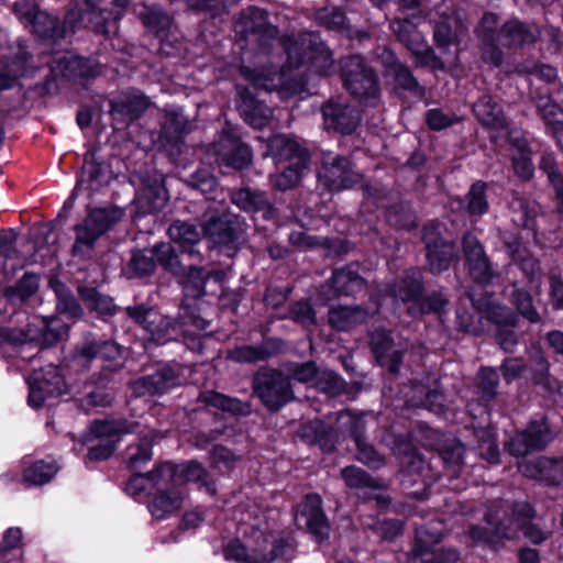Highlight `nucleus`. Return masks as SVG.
Returning <instances> with one entry per match:
<instances>
[{
    "mask_svg": "<svg viewBox=\"0 0 563 563\" xmlns=\"http://www.w3.org/2000/svg\"><path fill=\"white\" fill-rule=\"evenodd\" d=\"M239 26L246 37L258 42V51L246 53L240 67L241 75L256 89L277 91L280 99H302L307 90L301 66L308 64L310 70L324 76L332 71V54L316 33L277 37L266 12L254 7L241 13Z\"/></svg>",
    "mask_w": 563,
    "mask_h": 563,
    "instance_id": "f257e3e1",
    "label": "nucleus"
},
{
    "mask_svg": "<svg viewBox=\"0 0 563 563\" xmlns=\"http://www.w3.org/2000/svg\"><path fill=\"white\" fill-rule=\"evenodd\" d=\"M238 536L224 548L225 560L236 563H272L283 556L286 543L269 531L260 506L249 500L234 509Z\"/></svg>",
    "mask_w": 563,
    "mask_h": 563,
    "instance_id": "f03ea898",
    "label": "nucleus"
},
{
    "mask_svg": "<svg viewBox=\"0 0 563 563\" xmlns=\"http://www.w3.org/2000/svg\"><path fill=\"white\" fill-rule=\"evenodd\" d=\"M533 512L527 503H518L512 507L503 501H495L485 515V520L490 529L487 533L484 529L473 527L470 536L477 543L497 545L504 539H514L519 531L533 543H541L547 534L538 527L530 523Z\"/></svg>",
    "mask_w": 563,
    "mask_h": 563,
    "instance_id": "7ed1b4c3",
    "label": "nucleus"
},
{
    "mask_svg": "<svg viewBox=\"0 0 563 563\" xmlns=\"http://www.w3.org/2000/svg\"><path fill=\"white\" fill-rule=\"evenodd\" d=\"M68 333V325L58 318L32 317L20 330L0 328V346L5 343H34L38 349L55 344Z\"/></svg>",
    "mask_w": 563,
    "mask_h": 563,
    "instance_id": "20e7f679",
    "label": "nucleus"
},
{
    "mask_svg": "<svg viewBox=\"0 0 563 563\" xmlns=\"http://www.w3.org/2000/svg\"><path fill=\"white\" fill-rule=\"evenodd\" d=\"M342 80L345 89L361 102L375 106L379 100V87L375 71L361 56H349L342 62Z\"/></svg>",
    "mask_w": 563,
    "mask_h": 563,
    "instance_id": "39448f33",
    "label": "nucleus"
},
{
    "mask_svg": "<svg viewBox=\"0 0 563 563\" xmlns=\"http://www.w3.org/2000/svg\"><path fill=\"white\" fill-rule=\"evenodd\" d=\"M123 217L119 208L95 209L87 218L76 225V240L73 253L77 256H87L95 246L96 241L113 227Z\"/></svg>",
    "mask_w": 563,
    "mask_h": 563,
    "instance_id": "423d86ee",
    "label": "nucleus"
},
{
    "mask_svg": "<svg viewBox=\"0 0 563 563\" xmlns=\"http://www.w3.org/2000/svg\"><path fill=\"white\" fill-rule=\"evenodd\" d=\"M421 280L417 272L406 273L393 289V295L407 305L411 316L427 312H441L448 305V299L441 292H433L428 297L421 296Z\"/></svg>",
    "mask_w": 563,
    "mask_h": 563,
    "instance_id": "0eeeda50",
    "label": "nucleus"
},
{
    "mask_svg": "<svg viewBox=\"0 0 563 563\" xmlns=\"http://www.w3.org/2000/svg\"><path fill=\"white\" fill-rule=\"evenodd\" d=\"M361 179L362 174L354 168L347 157L331 152L322 155L318 180L329 191L349 189Z\"/></svg>",
    "mask_w": 563,
    "mask_h": 563,
    "instance_id": "6e6552de",
    "label": "nucleus"
},
{
    "mask_svg": "<svg viewBox=\"0 0 563 563\" xmlns=\"http://www.w3.org/2000/svg\"><path fill=\"white\" fill-rule=\"evenodd\" d=\"M254 390L271 410H278L294 398L289 378L278 371L260 372L254 379Z\"/></svg>",
    "mask_w": 563,
    "mask_h": 563,
    "instance_id": "1a4fd4ad",
    "label": "nucleus"
},
{
    "mask_svg": "<svg viewBox=\"0 0 563 563\" xmlns=\"http://www.w3.org/2000/svg\"><path fill=\"white\" fill-rule=\"evenodd\" d=\"M29 385L27 404L40 408L48 397L66 393V384L58 368L52 364L35 371L26 380Z\"/></svg>",
    "mask_w": 563,
    "mask_h": 563,
    "instance_id": "9d476101",
    "label": "nucleus"
},
{
    "mask_svg": "<svg viewBox=\"0 0 563 563\" xmlns=\"http://www.w3.org/2000/svg\"><path fill=\"white\" fill-rule=\"evenodd\" d=\"M126 312L148 333L146 338L148 342L164 344L176 339L178 334L177 324L153 308H145L144 306L128 307Z\"/></svg>",
    "mask_w": 563,
    "mask_h": 563,
    "instance_id": "9b49d317",
    "label": "nucleus"
},
{
    "mask_svg": "<svg viewBox=\"0 0 563 563\" xmlns=\"http://www.w3.org/2000/svg\"><path fill=\"white\" fill-rule=\"evenodd\" d=\"M51 71L57 77H66L74 80H88L101 73V66L95 59L82 58L70 52L57 54L49 62Z\"/></svg>",
    "mask_w": 563,
    "mask_h": 563,
    "instance_id": "f8f14e48",
    "label": "nucleus"
},
{
    "mask_svg": "<svg viewBox=\"0 0 563 563\" xmlns=\"http://www.w3.org/2000/svg\"><path fill=\"white\" fill-rule=\"evenodd\" d=\"M422 240L426 244L430 271L441 273L448 269L455 256V247L453 244L442 241L440 225L434 222L426 224Z\"/></svg>",
    "mask_w": 563,
    "mask_h": 563,
    "instance_id": "ddd939ff",
    "label": "nucleus"
},
{
    "mask_svg": "<svg viewBox=\"0 0 563 563\" xmlns=\"http://www.w3.org/2000/svg\"><path fill=\"white\" fill-rule=\"evenodd\" d=\"M295 522L298 528L307 529L318 541L329 536V522L321 507L319 495L310 494L299 504Z\"/></svg>",
    "mask_w": 563,
    "mask_h": 563,
    "instance_id": "4468645a",
    "label": "nucleus"
},
{
    "mask_svg": "<svg viewBox=\"0 0 563 563\" xmlns=\"http://www.w3.org/2000/svg\"><path fill=\"white\" fill-rule=\"evenodd\" d=\"M211 150L219 163L235 169L247 166L252 159L250 147L240 141L230 126L223 130L220 140L212 144Z\"/></svg>",
    "mask_w": 563,
    "mask_h": 563,
    "instance_id": "2eb2a0df",
    "label": "nucleus"
},
{
    "mask_svg": "<svg viewBox=\"0 0 563 563\" xmlns=\"http://www.w3.org/2000/svg\"><path fill=\"white\" fill-rule=\"evenodd\" d=\"M417 544L413 550V563H456L459 553L453 549L430 551L429 545L438 543L442 533L432 527L417 529Z\"/></svg>",
    "mask_w": 563,
    "mask_h": 563,
    "instance_id": "dca6fc26",
    "label": "nucleus"
},
{
    "mask_svg": "<svg viewBox=\"0 0 563 563\" xmlns=\"http://www.w3.org/2000/svg\"><path fill=\"white\" fill-rule=\"evenodd\" d=\"M552 439L545 419L532 421L525 431L517 433L509 443L507 450L510 454L521 456L533 450L543 449Z\"/></svg>",
    "mask_w": 563,
    "mask_h": 563,
    "instance_id": "f3484780",
    "label": "nucleus"
},
{
    "mask_svg": "<svg viewBox=\"0 0 563 563\" xmlns=\"http://www.w3.org/2000/svg\"><path fill=\"white\" fill-rule=\"evenodd\" d=\"M90 433L95 438L103 439L89 449L88 457L91 461L108 459L114 451L115 438L122 433L131 432L130 426L123 421H96L90 426Z\"/></svg>",
    "mask_w": 563,
    "mask_h": 563,
    "instance_id": "a211bd4d",
    "label": "nucleus"
},
{
    "mask_svg": "<svg viewBox=\"0 0 563 563\" xmlns=\"http://www.w3.org/2000/svg\"><path fill=\"white\" fill-rule=\"evenodd\" d=\"M363 416L364 415H355L350 410L341 411L338 415L339 428L342 432H346L352 437L357 448L358 460L369 466L376 467L379 464L377 452L362 437V431L365 426Z\"/></svg>",
    "mask_w": 563,
    "mask_h": 563,
    "instance_id": "6ab92c4d",
    "label": "nucleus"
},
{
    "mask_svg": "<svg viewBox=\"0 0 563 563\" xmlns=\"http://www.w3.org/2000/svg\"><path fill=\"white\" fill-rule=\"evenodd\" d=\"M323 124L327 131L351 134L360 123V112L345 101L330 100L322 108Z\"/></svg>",
    "mask_w": 563,
    "mask_h": 563,
    "instance_id": "aec40b11",
    "label": "nucleus"
},
{
    "mask_svg": "<svg viewBox=\"0 0 563 563\" xmlns=\"http://www.w3.org/2000/svg\"><path fill=\"white\" fill-rule=\"evenodd\" d=\"M265 156H271L275 164L295 162L298 166H308L309 163L307 148L286 134H275L268 139Z\"/></svg>",
    "mask_w": 563,
    "mask_h": 563,
    "instance_id": "412c9836",
    "label": "nucleus"
},
{
    "mask_svg": "<svg viewBox=\"0 0 563 563\" xmlns=\"http://www.w3.org/2000/svg\"><path fill=\"white\" fill-rule=\"evenodd\" d=\"M203 234L214 247L228 256H232L239 249L240 236L233 223L225 217H211L203 227Z\"/></svg>",
    "mask_w": 563,
    "mask_h": 563,
    "instance_id": "4be33fe9",
    "label": "nucleus"
},
{
    "mask_svg": "<svg viewBox=\"0 0 563 563\" xmlns=\"http://www.w3.org/2000/svg\"><path fill=\"white\" fill-rule=\"evenodd\" d=\"M203 234L214 247L228 256H232L239 249L240 236L233 223L225 217H211L203 227Z\"/></svg>",
    "mask_w": 563,
    "mask_h": 563,
    "instance_id": "5701e85b",
    "label": "nucleus"
},
{
    "mask_svg": "<svg viewBox=\"0 0 563 563\" xmlns=\"http://www.w3.org/2000/svg\"><path fill=\"white\" fill-rule=\"evenodd\" d=\"M205 275L200 268H191L188 279L184 284L185 298L183 300L181 316L185 325H192L197 330H205L208 327V321L191 311L194 306L190 301L205 295Z\"/></svg>",
    "mask_w": 563,
    "mask_h": 563,
    "instance_id": "b1692460",
    "label": "nucleus"
},
{
    "mask_svg": "<svg viewBox=\"0 0 563 563\" xmlns=\"http://www.w3.org/2000/svg\"><path fill=\"white\" fill-rule=\"evenodd\" d=\"M159 474L170 483L176 484L178 487L187 482L200 483L209 494L216 492L214 484L208 479L205 468L196 462H189L180 465H173L166 463L159 466Z\"/></svg>",
    "mask_w": 563,
    "mask_h": 563,
    "instance_id": "393cba45",
    "label": "nucleus"
},
{
    "mask_svg": "<svg viewBox=\"0 0 563 563\" xmlns=\"http://www.w3.org/2000/svg\"><path fill=\"white\" fill-rule=\"evenodd\" d=\"M184 498L185 492L181 487L166 479L157 486V492L148 504V510L154 518L164 519L181 507Z\"/></svg>",
    "mask_w": 563,
    "mask_h": 563,
    "instance_id": "a878e982",
    "label": "nucleus"
},
{
    "mask_svg": "<svg viewBox=\"0 0 563 563\" xmlns=\"http://www.w3.org/2000/svg\"><path fill=\"white\" fill-rule=\"evenodd\" d=\"M122 349L113 341L87 340L76 350V357L81 362H89L101 357L109 362V368L115 369L121 366Z\"/></svg>",
    "mask_w": 563,
    "mask_h": 563,
    "instance_id": "bb28decb",
    "label": "nucleus"
},
{
    "mask_svg": "<svg viewBox=\"0 0 563 563\" xmlns=\"http://www.w3.org/2000/svg\"><path fill=\"white\" fill-rule=\"evenodd\" d=\"M148 104V99L141 91H124L111 101V112L115 120L131 122L137 119Z\"/></svg>",
    "mask_w": 563,
    "mask_h": 563,
    "instance_id": "cd10ccee",
    "label": "nucleus"
},
{
    "mask_svg": "<svg viewBox=\"0 0 563 563\" xmlns=\"http://www.w3.org/2000/svg\"><path fill=\"white\" fill-rule=\"evenodd\" d=\"M179 383L180 380L174 369L169 366H164L153 375L135 380L132 384V388L137 396L146 394L156 395L164 394Z\"/></svg>",
    "mask_w": 563,
    "mask_h": 563,
    "instance_id": "c85d7f7f",
    "label": "nucleus"
},
{
    "mask_svg": "<svg viewBox=\"0 0 563 563\" xmlns=\"http://www.w3.org/2000/svg\"><path fill=\"white\" fill-rule=\"evenodd\" d=\"M238 93L240 96L238 108L244 121L257 129L268 124L273 114L272 109L254 99L245 89L239 88Z\"/></svg>",
    "mask_w": 563,
    "mask_h": 563,
    "instance_id": "c756f323",
    "label": "nucleus"
},
{
    "mask_svg": "<svg viewBox=\"0 0 563 563\" xmlns=\"http://www.w3.org/2000/svg\"><path fill=\"white\" fill-rule=\"evenodd\" d=\"M504 243L507 253L514 260L519 262L520 268L529 278V282L532 284V288L538 290L540 287V266L537 260L527 253L521 241L517 236H507L505 238Z\"/></svg>",
    "mask_w": 563,
    "mask_h": 563,
    "instance_id": "7c9ffc66",
    "label": "nucleus"
},
{
    "mask_svg": "<svg viewBox=\"0 0 563 563\" xmlns=\"http://www.w3.org/2000/svg\"><path fill=\"white\" fill-rule=\"evenodd\" d=\"M519 471L527 477L558 483L563 476V461L540 457L519 465Z\"/></svg>",
    "mask_w": 563,
    "mask_h": 563,
    "instance_id": "2f4dec72",
    "label": "nucleus"
},
{
    "mask_svg": "<svg viewBox=\"0 0 563 563\" xmlns=\"http://www.w3.org/2000/svg\"><path fill=\"white\" fill-rule=\"evenodd\" d=\"M283 346V342L275 339L265 340L261 345L236 346L228 352V358L238 363H253L263 361L276 354Z\"/></svg>",
    "mask_w": 563,
    "mask_h": 563,
    "instance_id": "473e14b6",
    "label": "nucleus"
},
{
    "mask_svg": "<svg viewBox=\"0 0 563 563\" xmlns=\"http://www.w3.org/2000/svg\"><path fill=\"white\" fill-rule=\"evenodd\" d=\"M75 13H70L64 24L59 26L54 16L44 11H37L31 22L27 24L32 27V32L40 37H63L68 32H73L75 26L70 24Z\"/></svg>",
    "mask_w": 563,
    "mask_h": 563,
    "instance_id": "72a5a7b5",
    "label": "nucleus"
},
{
    "mask_svg": "<svg viewBox=\"0 0 563 563\" xmlns=\"http://www.w3.org/2000/svg\"><path fill=\"white\" fill-rule=\"evenodd\" d=\"M166 201L167 191L159 174L154 175L152 183H145L144 188L136 197L137 207L144 213L161 210Z\"/></svg>",
    "mask_w": 563,
    "mask_h": 563,
    "instance_id": "f704fd0d",
    "label": "nucleus"
},
{
    "mask_svg": "<svg viewBox=\"0 0 563 563\" xmlns=\"http://www.w3.org/2000/svg\"><path fill=\"white\" fill-rule=\"evenodd\" d=\"M377 309L364 310L360 307H336L329 312V323L338 331H349L354 327L365 322L369 314L375 313Z\"/></svg>",
    "mask_w": 563,
    "mask_h": 563,
    "instance_id": "c9c22d12",
    "label": "nucleus"
},
{
    "mask_svg": "<svg viewBox=\"0 0 563 563\" xmlns=\"http://www.w3.org/2000/svg\"><path fill=\"white\" fill-rule=\"evenodd\" d=\"M510 155L516 175L522 179H529L533 174V165L531 163V152L527 142L518 132L509 134Z\"/></svg>",
    "mask_w": 563,
    "mask_h": 563,
    "instance_id": "e433bc0d",
    "label": "nucleus"
},
{
    "mask_svg": "<svg viewBox=\"0 0 563 563\" xmlns=\"http://www.w3.org/2000/svg\"><path fill=\"white\" fill-rule=\"evenodd\" d=\"M144 25L148 31L155 33L162 43L164 49L165 42L168 38L169 30L172 27V20L169 15L164 13L161 8L142 5L137 11Z\"/></svg>",
    "mask_w": 563,
    "mask_h": 563,
    "instance_id": "4c0bfd02",
    "label": "nucleus"
},
{
    "mask_svg": "<svg viewBox=\"0 0 563 563\" xmlns=\"http://www.w3.org/2000/svg\"><path fill=\"white\" fill-rule=\"evenodd\" d=\"M477 119L486 126L500 131L507 128L506 119L499 106L490 96H483L473 107Z\"/></svg>",
    "mask_w": 563,
    "mask_h": 563,
    "instance_id": "58836bf2",
    "label": "nucleus"
},
{
    "mask_svg": "<svg viewBox=\"0 0 563 563\" xmlns=\"http://www.w3.org/2000/svg\"><path fill=\"white\" fill-rule=\"evenodd\" d=\"M537 106L545 124L551 128L558 144L563 147V113L561 108L549 97H541Z\"/></svg>",
    "mask_w": 563,
    "mask_h": 563,
    "instance_id": "ea45409f",
    "label": "nucleus"
},
{
    "mask_svg": "<svg viewBox=\"0 0 563 563\" xmlns=\"http://www.w3.org/2000/svg\"><path fill=\"white\" fill-rule=\"evenodd\" d=\"M536 37V29L527 27L519 21H510L500 30L498 42L505 46H512L533 42Z\"/></svg>",
    "mask_w": 563,
    "mask_h": 563,
    "instance_id": "a19ab883",
    "label": "nucleus"
},
{
    "mask_svg": "<svg viewBox=\"0 0 563 563\" xmlns=\"http://www.w3.org/2000/svg\"><path fill=\"white\" fill-rule=\"evenodd\" d=\"M188 121L183 114L181 109L172 107L165 112L162 124V137L167 142L177 144L186 132Z\"/></svg>",
    "mask_w": 563,
    "mask_h": 563,
    "instance_id": "79ce46f5",
    "label": "nucleus"
},
{
    "mask_svg": "<svg viewBox=\"0 0 563 563\" xmlns=\"http://www.w3.org/2000/svg\"><path fill=\"white\" fill-rule=\"evenodd\" d=\"M168 234L173 242L178 244L184 252L194 253L192 247L200 242L201 232L196 225L176 221L168 229Z\"/></svg>",
    "mask_w": 563,
    "mask_h": 563,
    "instance_id": "37998d69",
    "label": "nucleus"
},
{
    "mask_svg": "<svg viewBox=\"0 0 563 563\" xmlns=\"http://www.w3.org/2000/svg\"><path fill=\"white\" fill-rule=\"evenodd\" d=\"M199 398L208 406H212L221 409L222 411H228L234 415H247L251 411L249 404L213 390L201 393Z\"/></svg>",
    "mask_w": 563,
    "mask_h": 563,
    "instance_id": "c03bdc74",
    "label": "nucleus"
},
{
    "mask_svg": "<svg viewBox=\"0 0 563 563\" xmlns=\"http://www.w3.org/2000/svg\"><path fill=\"white\" fill-rule=\"evenodd\" d=\"M465 29V25L459 18H448L435 25L434 40L439 47L446 48L451 44L459 42Z\"/></svg>",
    "mask_w": 563,
    "mask_h": 563,
    "instance_id": "a18cd8bd",
    "label": "nucleus"
},
{
    "mask_svg": "<svg viewBox=\"0 0 563 563\" xmlns=\"http://www.w3.org/2000/svg\"><path fill=\"white\" fill-rule=\"evenodd\" d=\"M26 60L27 54L20 49V54L14 59L4 64L0 71V90L10 88L16 78L31 75Z\"/></svg>",
    "mask_w": 563,
    "mask_h": 563,
    "instance_id": "49530a36",
    "label": "nucleus"
},
{
    "mask_svg": "<svg viewBox=\"0 0 563 563\" xmlns=\"http://www.w3.org/2000/svg\"><path fill=\"white\" fill-rule=\"evenodd\" d=\"M363 278L351 269L342 268L333 272L331 287L336 295H351L363 287Z\"/></svg>",
    "mask_w": 563,
    "mask_h": 563,
    "instance_id": "de8ad7c7",
    "label": "nucleus"
},
{
    "mask_svg": "<svg viewBox=\"0 0 563 563\" xmlns=\"http://www.w3.org/2000/svg\"><path fill=\"white\" fill-rule=\"evenodd\" d=\"M89 14L91 15V20H95L97 31L102 33H108L106 24L109 23V16L111 15L112 20L115 21L120 18L121 11L128 5L129 0H114L113 8L115 12H107L98 7V0H86Z\"/></svg>",
    "mask_w": 563,
    "mask_h": 563,
    "instance_id": "09e8293b",
    "label": "nucleus"
},
{
    "mask_svg": "<svg viewBox=\"0 0 563 563\" xmlns=\"http://www.w3.org/2000/svg\"><path fill=\"white\" fill-rule=\"evenodd\" d=\"M167 478L159 474V467L147 474H134L126 484L125 490L133 497H140L153 487L162 485Z\"/></svg>",
    "mask_w": 563,
    "mask_h": 563,
    "instance_id": "8fccbe9b",
    "label": "nucleus"
},
{
    "mask_svg": "<svg viewBox=\"0 0 563 563\" xmlns=\"http://www.w3.org/2000/svg\"><path fill=\"white\" fill-rule=\"evenodd\" d=\"M155 262L151 250L136 251L123 273L128 278L143 277L154 272Z\"/></svg>",
    "mask_w": 563,
    "mask_h": 563,
    "instance_id": "3c124183",
    "label": "nucleus"
},
{
    "mask_svg": "<svg viewBox=\"0 0 563 563\" xmlns=\"http://www.w3.org/2000/svg\"><path fill=\"white\" fill-rule=\"evenodd\" d=\"M58 471L55 461H37L24 470V481L32 485H44L49 482Z\"/></svg>",
    "mask_w": 563,
    "mask_h": 563,
    "instance_id": "603ef678",
    "label": "nucleus"
},
{
    "mask_svg": "<svg viewBox=\"0 0 563 563\" xmlns=\"http://www.w3.org/2000/svg\"><path fill=\"white\" fill-rule=\"evenodd\" d=\"M234 205L245 211H265L268 207L263 194L253 192L250 189H240L231 195Z\"/></svg>",
    "mask_w": 563,
    "mask_h": 563,
    "instance_id": "864d4df0",
    "label": "nucleus"
},
{
    "mask_svg": "<svg viewBox=\"0 0 563 563\" xmlns=\"http://www.w3.org/2000/svg\"><path fill=\"white\" fill-rule=\"evenodd\" d=\"M331 430L321 420H313L300 428V437L308 443H318L321 448H328Z\"/></svg>",
    "mask_w": 563,
    "mask_h": 563,
    "instance_id": "5fc2aeb1",
    "label": "nucleus"
},
{
    "mask_svg": "<svg viewBox=\"0 0 563 563\" xmlns=\"http://www.w3.org/2000/svg\"><path fill=\"white\" fill-rule=\"evenodd\" d=\"M306 168L307 166H298L295 162L289 163L283 172L272 176V184L278 190L291 189L299 183Z\"/></svg>",
    "mask_w": 563,
    "mask_h": 563,
    "instance_id": "6e6d98bb",
    "label": "nucleus"
},
{
    "mask_svg": "<svg viewBox=\"0 0 563 563\" xmlns=\"http://www.w3.org/2000/svg\"><path fill=\"white\" fill-rule=\"evenodd\" d=\"M51 287L57 296V309L63 313H67L73 318H77L81 313V309L76 299L66 290L63 284L52 278L49 280Z\"/></svg>",
    "mask_w": 563,
    "mask_h": 563,
    "instance_id": "4d7b16f0",
    "label": "nucleus"
},
{
    "mask_svg": "<svg viewBox=\"0 0 563 563\" xmlns=\"http://www.w3.org/2000/svg\"><path fill=\"white\" fill-rule=\"evenodd\" d=\"M540 167L547 173L550 183L553 185L558 199V210L563 213V178L558 173L553 155L544 154Z\"/></svg>",
    "mask_w": 563,
    "mask_h": 563,
    "instance_id": "13d9d810",
    "label": "nucleus"
},
{
    "mask_svg": "<svg viewBox=\"0 0 563 563\" xmlns=\"http://www.w3.org/2000/svg\"><path fill=\"white\" fill-rule=\"evenodd\" d=\"M342 477L345 484L351 488H371L373 490L379 489V485L375 479L369 477L365 471L355 466L343 468Z\"/></svg>",
    "mask_w": 563,
    "mask_h": 563,
    "instance_id": "bf43d9fd",
    "label": "nucleus"
},
{
    "mask_svg": "<svg viewBox=\"0 0 563 563\" xmlns=\"http://www.w3.org/2000/svg\"><path fill=\"white\" fill-rule=\"evenodd\" d=\"M316 20L328 30L343 32L346 29L345 15L338 8H322L318 10Z\"/></svg>",
    "mask_w": 563,
    "mask_h": 563,
    "instance_id": "052dcab7",
    "label": "nucleus"
},
{
    "mask_svg": "<svg viewBox=\"0 0 563 563\" xmlns=\"http://www.w3.org/2000/svg\"><path fill=\"white\" fill-rule=\"evenodd\" d=\"M157 434L151 432V439L144 437L137 445H131L128 450V461L131 468H137L142 463L152 459V442Z\"/></svg>",
    "mask_w": 563,
    "mask_h": 563,
    "instance_id": "680f3d73",
    "label": "nucleus"
},
{
    "mask_svg": "<svg viewBox=\"0 0 563 563\" xmlns=\"http://www.w3.org/2000/svg\"><path fill=\"white\" fill-rule=\"evenodd\" d=\"M313 386L329 395H339L344 389L343 380L332 371H319Z\"/></svg>",
    "mask_w": 563,
    "mask_h": 563,
    "instance_id": "e2e57ef3",
    "label": "nucleus"
},
{
    "mask_svg": "<svg viewBox=\"0 0 563 563\" xmlns=\"http://www.w3.org/2000/svg\"><path fill=\"white\" fill-rule=\"evenodd\" d=\"M37 288L38 277L34 274L27 273L19 280L15 288L7 289L5 295L12 300L19 299L20 301H24L35 294Z\"/></svg>",
    "mask_w": 563,
    "mask_h": 563,
    "instance_id": "0e129e2a",
    "label": "nucleus"
},
{
    "mask_svg": "<svg viewBox=\"0 0 563 563\" xmlns=\"http://www.w3.org/2000/svg\"><path fill=\"white\" fill-rule=\"evenodd\" d=\"M80 294L91 309L103 314L113 312L114 306L110 297L92 288H80Z\"/></svg>",
    "mask_w": 563,
    "mask_h": 563,
    "instance_id": "69168bd1",
    "label": "nucleus"
},
{
    "mask_svg": "<svg viewBox=\"0 0 563 563\" xmlns=\"http://www.w3.org/2000/svg\"><path fill=\"white\" fill-rule=\"evenodd\" d=\"M486 184L477 181L472 185L467 195V210L471 214H483L488 209L485 197Z\"/></svg>",
    "mask_w": 563,
    "mask_h": 563,
    "instance_id": "338daca9",
    "label": "nucleus"
},
{
    "mask_svg": "<svg viewBox=\"0 0 563 563\" xmlns=\"http://www.w3.org/2000/svg\"><path fill=\"white\" fill-rule=\"evenodd\" d=\"M288 375L295 380L313 386L319 371L313 362L302 364H290L287 367Z\"/></svg>",
    "mask_w": 563,
    "mask_h": 563,
    "instance_id": "774afa93",
    "label": "nucleus"
}]
</instances>
